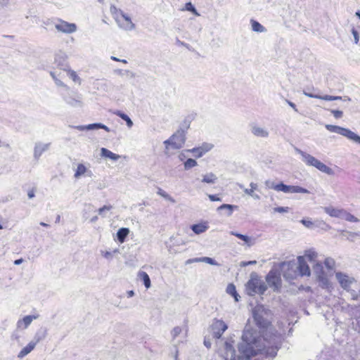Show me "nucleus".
<instances>
[{
	"label": "nucleus",
	"mask_w": 360,
	"mask_h": 360,
	"mask_svg": "<svg viewBox=\"0 0 360 360\" xmlns=\"http://www.w3.org/2000/svg\"><path fill=\"white\" fill-rule=\"evenodd\" d=\"M265 345L263 340L256 330L246 326L238 345L239 354L236 356L235 349L229 342H226L221 355L224 360H248L263 351Z\"/></svg>",
	"instance_id": "nucleus-1"
},
{
	"label": "nucleus",
	"mask_w": 360,
	"mask_h": 360,
	"mask_svg": "<svg viewBox=\"0 0 360 360\" xmlns=\"http://www.w3.org/2000/svg\"><path fill=\"white\" fill-rule=\"evenodd\" d=\"M280 271L283 276L288 281L294 280L298 276H309L311 274L309 266L304 265L302 257L281 263Z\"/></svg>",
	"instance_id": "nucleus-2"
},
{
	"label": "nucleus",
	"mask_w": 360,
	"mask_h": 360,
	"mask_svg": "<svg viewBox=\"0 0 360 360\" xmlns=\"http://www.w3.org/2000/svg\"><path fill=\"white\" fill-rule=\"evenodd\" d=\"M335 278L340 285L350 293L353 300L360 298V288L356 287V281L354 277L342 272H336Z\"/></svg>",
	"instance_id": "nucleus-3"
},
{
	"label": "nucleus",
	"mask_w": 360,
	"mask_h": 360,
	"mask_svg": "<svg viewBox=\"0 0 360 360\" xmlns=\"http://www.w3.org/2000/svg\"><path fill=\"white\" fill-rule=\"evenodd\" d=\"M266 289L267 286L264 281L256 273H252L245 285L247 294L250 296H254L256 294L263 295Z\"/></svg>",
	"instance_id": "nucleus-4"
},
{
	"label": "nucleus",
	"mask_w": 360,
	"mask_h": 360,
	"mask_svg": "<svg viewBox=\"0 0 360 360\" xmlns=\"http://www.w3.org/2000/svg\"><path fill=\"white\" fill-rule=\"evenodd\" d=\"M185 131L182 129L176 131L169 139L163 142L165 146V154L170 155L172 150L181 148L185 143Z\"/></svg>",
	"instance_id": "nucleus-5"
},
{
	"label": "nucleus",
	"mask_w": 360,
	"mask_h": 360,
	"mask_svg": "<svg viewBox=\"0 0 360 360\" xmlns=\"http://www.w3.org/2000/svg\"><path fill=\"white\" fill-rule=\"evenodd\" d=\"M295 150L301 156L302 160L307 166L314 167L319 171L329 175L333 174V170L331 168L326 165L324 163L321 162L320 160H319L314 156L298 148H296Z\"/></svg>",
	"instance_id": "nucleus-6"
},
{
	"label": "nucleus",
	"mask_w": 360,
	"mask_h": 360,
	"mask_svg": "<svg viewBox=\"0 0 360 360\" xmlns=\"http://www.w3.org/2000/svg\"><path fill=\"white\" fill-rule=\"evenodd\" d=\"M325 127L329 131L345 136L349 140L360 145V136L350 129L333 124H326Z\"/></svg>",
	"instance_id": "nucleus-7"
},
{
	"label": "nucleus",
	"mask_w": 360,
	"mask_h": 360,
	"mask_svg": "<svg viewBox=\"0 0 360 360\" xmlns=\"http://www.w3.org/2000/svg\"><path fill=\"white\" fill-rule=\"evenodd\" d=\"M269 310L262 305L256 306L252 310V315L257 325L261 328H266L269 325L267 317L269 316Z\"/></svg>",
	"instance_id": "nucleus-8"
},
{
	"label": "nucleus",
	"mask_w": 360,
	"mask_h": 360,
	"mask_svg": "<svg viewBox=\"0 0 360 360\" xmlns=\"http://www.w3.org/2000/svg\"><path fill=\"white\" fill-rule=\"evenodd\" d=\"M120 15H115V21L121 29L131 31L134 29L135 25L132 22L129 16L123 11H119Z\"/></svg>",
	"instance_id": "nucleus-9"
},
{
	"label": "nucleus",
	"mask_w": 360,
	"mask_h": 360,
	"mask_svg": "<svg viewBox=\"0 0 360 360\" xmlns=\"http://www.w3.org/2000/svg\"><path fill=\"white\" fill-rule=\"evenodd\" d=\"M211 333L214 338L219 339L223 333L227 330V324L221 319H214L210 326Z\"/></svg>",
	"instance_id": "nucleus-10"
},
{
	"label": "nucleus",
	"mask_w": 360,
	"mask_h": 360,
	"mask_svg": "<svg viewBox=\"0 0 360 360\" xmlns=\"http://www.w3.org/2000/svg\"><path fill=\"white\" fill-rule=\"evenodd\" d=\"M266 281L270 288L274 290H278L281 287L280 273L276 270H271L266 277Z\"/></svg>",
	"instance_id": "nucleus-11"
},
{
	"label": "nucleus",
	"mask_w": 360,
	"mask_h": 360,
	"mask_svg": "<svg viewBox=\"0 0 360 360\" xmlns=\"http://www.w3.org/2000/svg\"><path fill=\"white\" fill-rule=\"evenodd\" d=\"M55 28L58 32L65 34H71L77 30V26L75 23H70L61 20L55 24Z\"/></svg>",
	"instance_id": "nucleus-12"
},
{
	"label": "nucleus",
	"mask_w": 360,
	"mask_h": 360,
	"mask_svg": "<svg viewBox=\"0 0 360 360\" xmlns=\"http://www.w3.org/2000/svg\"><path fill=\"white\" fill-rule=\"evenodd\" d=\"M278 189V191H282L284 193H309V191L306 188L298 186H288L283 183L279 184Z\"/></svg>",
	"instance_id": "nucleus-13"
},
{
	"label": "nucleus",
	"mask_w": 360,
	"mask_h": 360,
	"mask_svg": "<svg viewBox=\"0 0 360 360\" xmlns=\"http://www.w3.org/2000/svg\"><path fill=\"white\" fill-rule=\"evenodd\" d=\"M65 103L72 107H81L82 105V96L80 94L72 92L63 98Z\"/></svg>",
	"instance_id": "nucleus-14"
},
{
	"label": "nucleus",
	"mask_w": 360,
	"mask_h": 360,
	"mask_svg": "<svg viewBox=\"0 0 360 360\" xmlns=\"http://www.w3.org/2000/svg\"><path fill=\"white\" fill-rule=\"evenodd\" d=\"M93 173L89 169V165H85L84 164H78L74 176L75 179H79L82 176H92Z\"/></svg>",
	"instance_id": "nucleus-15"
},
{
	"label": "nucleus",
	"mask_w": 360,
	"mask_h": 360,
	"mask_svg": "<svg viewBox=\"0 0 360 360\" xmlns=\"http://www.w3.org/2000/svg\"><path fill=\"white\" fill-rule=\"evenodd\" d=\"M303 94L309 98H315L325 100V101H335V100L350 101V98L349 97H346V96L344 97V98H342V97H341V96H329V95L319 96V95H316V94H313L311 93H309L306 90L303 91Z\"/></svg>",
	"instance_id": "nucleus-16"
},
{
	"label": "nucleus",
	"mask_w": 360,
	"mask_h": 360,
	"mask_svg": "<svg viewBox=\"0 0 360 360\" xmlns=\"http://www.w3.org/2000/svg\"><path fill=\"white\" fill-rule=\"evenodd\" d=\"M323 211L331 217L342 219L345 209L335 207L333 206H327L323 207Z\"/></svg>",
	"instance_id": "nucleus-17"
},
{
	"label": "nucleus",
	"mask_w": 360,
	"mask_h": 360,
	"mask_svg": "<svg viewBox=\"0 0 360 360\" xmlns=\"http://www.w3.org/2000/svg\"><path fill=\"white\" fill-rule=\"evenodd\" d=\"M39 318V315H27L24 316L22 319H19L17 322V328L20 330L26 329L32 322L37 319Z\"/></svg>",
	"instance_id": "nucleus-18"
},
{
	"label": "nucleus",
	"mask_w": 360,
	"mask_h": 360,
	"mask_svg": "<svg viewBox=\"0 0 360 360\" xmlns=\"http://www.w3.org/2000/svg\"><path fill=\"white\" fill-rule=\"evenodd\" d=\"M318 256L317 252L314 249H309L304 251V255L297 257H302L305 266H309L307 262H315Z\"/></svg>",
	"instance_id": "nucleus-19"
},
{
	"label": "nucleus",
	"mask_w": 360,
	"mask_h": 360,
	"mask_svg": "<svg viewBox=\"0 0 360 360\" xmlns=\"http://www.w3.org/2000/svg\"><path fill=\"white\" fill-rule=\"evenodd\" d=\"M251 133L259 138H267L269 135V131L263 127L254 124L251 127Z\"/></svg>",
	"instance_id": "nucleus-20"
},
{
	"label": "nucleus",
	"mask_w": 360,
	"mask_h": 360,
	"mask_svg": "<svg viewBox=\"0 0 360 360\" xmlns=\"http://www.w3.org/2000/svg\"><path fill=\"white\" fill-rule=\"evenodd\" d=\"M212 148V145L205 144L198 148H193L190 150H187L188 152L193 153L196 158H200L207 152L210 151Z\"/></svg>",
	"instance_id": "nucleus-21"
},
{
	"label": "nucleus",
	"mask_w": 360,
	"mask_h": 360,
	"mask_svg": "<svg viewBox=\"0 0 360 360\" xmlns=\"http://www.w3.org/2000/svg\"><path fill=\"white\" fill-rule=\"evenodd\" d=\"M37 342L31 341L25 347H23L18 354V358L22 359L30 354L36 347Z\"/></svg>",
	"instance_id": "nucleus-22"
},
{
	"label": "nucleus",
	"mask_w": 360,
	"mask_h": 360,
	"mask_svg": "<svg viewBox=\"0 0 360 360\" xmlns=\"http://www.w3.org/2000/svg\"><path fill=\"white\" fill-rule=\"evenodd\" d=\"M49 143H37L34 147V155L36 158H39L44 152L49 148Z\"/></svg>",
	"instance_id": "nucleus-23"
},
{
	"label": "nucleus",
	"mask_w": 360,
	"mask_h": 360,
	"mask_svg": "<svg viewBox=\"0 0 360 360\" xmlns=\"http://www.w3.org/2000/svg\"><path fill=\"white\" fill-rule=\"evenodd\" d=\"M191 262H205V263L209 264L210 265H214V266L219 265L214 259H213L211 257H208L195 258L193 259H189L186 262V263H191Z\"/></svg>",
	"instance_id": "nucleus-24"
},
{
	"label": "nucleus",
	"mask_w": 360,
	"mask_h": 360,
	"mask_svg": "<svg viewBox=\"0 0 360 360\" xmlns=\"http://www.w3.org/2000/svg\"><path fill=\"white\" fill-rule=\"evenodd\" d=\"M101 155L102 157L109 158L114 161H117L118 159L120 158V155L112 153V151L109 150L108 149H107L105 148H102L101 149Z\"/></svg>",
	"instance_id": "nucleus-25"
},
{
	"label": "nucleus",
	"mask_w": 360,
	"mask_h": 360,
	"mask_svg": "<svg viewBox=\"0 0 360 360\" xmlns=\"http://www.w3.org/2000/svg\"><path fill=\"white\" fill-rule=\"evenodd\" d=\"M191 229L195 233L200 234L205 232L208 229V226L206 223L193 224L191 226Z\"/></svg>",
	"instance_id": "nucleus-26"
},
{
	"label": "nucleus",
	"mask_w": 360,
	"mask_h": 360,
	"mask_svg": "<svg viewBox=\"0 0 360 360\" xmlns=\"http://www.w3.org/2000/svg\"><path fill=\"white\" fill-rule=\"evenodd\" d=\"M138 277L140 280L143 282L145 287L148 289L151 286L150 279L148 274L145 271H139L138 273Z\"/></svg>",
	"instance_id": "nucleus-27"
},
{
	"label": "nucleus",
	"mask_w": 360,
	"mask_h": 360,
	"mask_svg": "<svg viewBox=\"0 0 360 360\" xmlns=\"http://www.w3.org/2000/svg\"><path fill=\"white\" fill-rule=\"evenodd\" d=\"M129 233V229L128 228H121L117 232V238L119 242L121 243H124L126 237Z\"/></svg>",
	"instance_id": "nucleus-28"
},
{
	"label": "nucleus",
	"mask_w": 360,
	"mask_h": 360,
	"mask_svg": "<svg viewBox=\"0 0 360 360\" xmlns=\"http://www.w3.org/2000/svg\"><path fill=\"white\" fill-rule=\"evenodd\" d=\"M250 23L252 26V30L254 32L262 33L265 32L266 31V29L256 20H251Z\"/></svg>",
	"instance_id": "nucleus-29"
},
{
	"label": "nucleus",
	"mask_w": 360,
	"mask_h": 360,
	"mask_svg": "<svg viewBox=\"0 0 360 360\" xmlns=\"http://www.w3.org/2000/svg\"><path fill=\"white\" fill-rule=\"evenodd\" d=\"M114 114L119 116L123 120H124L129 128H131L133 126L132 120L130 119V117L127 114H125L120 110H117V111L114 112Z\"/></svg>",
	"instance_id": "nucleus-30"
},
{
	"label": "nucleus",
	"mask_w": 360,
	"mask_h": 360,
	"mask_svg": "<svg viewBox=\"0 0 360 360\" xmlns=\"http://www.w3.org/2000/svg\"><path fill=\"white\" fill-rule=\"evenodd\" d=\"M319 285L323 288H328L330 285V283L327 278V276L325 275H319V276L317 277Z\"/></svg>",
	"instance_id": "nucleus-31"
},
{
	"label": "nucleus",
	"mask_w": 360,
	"mask_h": 360,
	"mask_svg": "<svg viewBox=\"0 0 360 360\" xmlns=\"http://www.w3.org/2000/svg\"><path fill=\"white\" fill-rule=\"evenodd\" d=\"M217 179V177L214 174L208 173L202 176V181L207 184H214Z\"/></svg>",
	"instance_id": "nucleus-32"
},
{
	"label": "nucleus",
	"mask_w": 360,
	"mask_h": 360,
	"mask_svg": "<svg viewBox=\"0 0 360 360\" xmlns=\"http://www.w3.org/2000/svg\"><path fill=\"white\" fill-rule=\"evenodd\" d=\"M226 292L234 297L236 302H238L240 298V295L237 293L236 287L233 284L228 285L226 288Z\"/></svg>",
	"instance_id": "nucleus-33"
},
{
	"label": "nucleus",
	"mask_w": 360,
	"mask_h": 360,
	"mask_svg": "<svg viewBox=\"0 0 360 360\" xmlns=\"http://www.w3.org/2000/svg\"><path fill=\"white\" fill-rule=\"evenodd\" d=\"M238 208L236 205H229V204H223L218 207V210H226L227 211V216H231L233 211L234 209Z\"/></svg>",
	"instance_id": "nucleus-34"
},
{
	"label": "nucleus",
	"mask_w": 360,
	"mask_h": 360,
	"mask_svg": "<svg viewBox=\"0 0 360 360\" xmlns=\"http://www.w3.org/2000/svg\"><path fill=\"white\" fill-rule=\"evenodd\" d=\"M313 271L314 274L316 275V277L319 276V275H325L323 265L320 262H316L315 264H314Z\"/></svg>",
	"instance_id": "nucleus-35"
},
{
	"label": "nucleus",
	"mask_w": 360,
	"mask_h": 360,
	"mask_svg": "<svg viewBox=\"0 0 360 360\" xmlns=\"http://www.w3.org/2000/svg\"><path fill=\"white\" fill-rule=\"evenodd\" d=\"M342 219H344L349 222H358L359 221V219L357 217H356L351 213L348 212L346 210H345Z\"/></svg>",
	"instance_id": "nucleus-36"
},
{
	"label": "nucleus",
	"mask_w": 360,
	"mask_h": 360,
	"mask_svg": "<svg viewBox=\"0 0 360 360\" xmlns=\"http://www.w3.org/2000/svg\"><path fill=\"white\" fill-rule=\"evenodd\" d=\"M315 227L321 228L325 231L329 230L330 229V226L328 225L326 221L321 219H316L314 221Z\"/></svg>",
	"instance_id": "nucleus-37"
},
{
	"label": "nucleus",
	"mask_w": 360,
	"mask_h": 360,
	"mask_svg": "<svg viewBox=\"0 0 360 360\" xmlns=\"http://www.w3.org/2000/svg\"><path fill=\"white\" fill-rule=\"evenodd\" d=\"M183 329L179 326L174 327L171 331V335L172 338V341L174 342L176 339L179 337V335L182 333Z\"/></svg>",
	"instance_id": "nucleus-38"
},
{
	"label": "nucleus",
	"mask_w": 360,
	"mask_h": 360,
	"mask_svg": "<svg viewBox=\"0 0 360 360\" xmlns=\"http://www.w3.org/2000/svg\"><path fill=\"white\" fill-rule=\"evenodd\" d=\"M114 72L117 75H119L121 77L127 76V77H134V73L128 70H122L120 69H117V70H115Z\"/></svg>",
	"instance_id": "nucleus-39"
},
{
	"label": "nucleus",
	"mask_w": 360,
	"mask_h": 360,
	"mask_svg": "<svg viewBox=\"0 0 360 360\" xmlns=\"http://www.w3.org/2000/svg\"><path fill=\"white\" fill-rule=\"evenodd\" d=\"M239 187L242 189H243V191L245 194L251 196L255 200H259L260 198L259 195L255 193V191H252V189L250 188H245L242 184L239 185Z\"/></svg>",
	"instance_id": "nucleus-40"
},
{
	"label": "nucleus",
	"mask_w": 360,
	"mask_h": 360,
	"mask_svg": "<svg viewBox=\"0 0 360 360\" xmlns=\"http://www.w3.org/2000/svg\"><path fill=\"white\" fill-rule=\"evenodd\" d=\"M197 165V162L194 159L188 158L184 163V169L188 170L193 167H195Z\"/></svg>",
	"instance_id": "nucleus-41"
},
{
	"label": "nucleus",
	"mask_w": 360,
	"mask_h": 360,
	"mask_svg": "<svg viewBox=\"0 0 360 360\" xmlns=\"http://www.w3.org/2000/svg\"><path fill=\"white\" fill-rule=\"evenodd\" d=\"M50 75L58 86H62L69 89V88L56 76L55 72H51Z\"/></svg>",
	"instance_id": "nucleus-42"
},
{
	"label": "nucleus",
	"mask_w": 360,
	"mask_h": 360,
	"mask_svg": "<svg viewBox=\"0 0 360 360\" xmlns=\"http://www.w3.org/2000/svg\"><path fill=\"white\" fill-rule=\"evenodd\" d=\"M158 194L172 203L175 202V200L161 188L158 189Z\"/></svg>",
	"instance_id": "nucleus-43"
},
{
	"label": "nucleus",
	"mask_w": 360,
	"mask_h": 360,
	"mask_svg": "<svg viewBox=\"0 0 360 360\" xmlns=\"http://www.w3.org/2000/svg\"><path fill=\"white\" fill-rule=\"evenodd\" d=\"M300 222L306 227L310 229H312L314 228L315 223L314 221H312L309 219H303L300 221Z\"/></svg>",
	"instance_id": "nucleus-44"
},
{
	"label": "nucleus",
	"mask_w": 360,
	"mask_h": 360,
	"mask_svg": "<svg viewBox=\"0 0 360 360\" xmlns=\"http://www.w3.org/2000/svg\"><path fill=\"white\" fill-rule=\"evenodd\" d=\"M185 9L186 11H191V13H193L196 16H199L200 15V13L197 11L195 8L193 6V5L191 2H188V3L186 4Z\"/></svg>",
	"instance_id": "nucleus-45"
},
{
	"label": "nucleus",
	"mask_w": 360,
	"mask_h": 360,
	"mask_svg": "<svg viewBox=\"0 0 360 360\" xmlns=\"http://www.w3.org/2000/svg\"><path fill=\"white\" fill-rule=\"evenodd\" d=\"M264 184L267 188L274 189L276 191H278V188L279 187V184H276L274 181L271 180H266Z\"/></svg>",
	"instance_id": "nucleus-46"
},
{
	"label": "nucleus",
	"mask_w": 360,
	"mask_h": 360,
	"mask_svg": "<svg viewBox=\"0 0 360 360\" xmlns=\"http://www.w3.org/2000/svg\"><path fill=\"white\" fill-rule=\"evenodd\" d=\"M112 205H104L103 207L99 208L98 210V214L102 216L103 217H105V212L110 211L112 210Z\"/></svg>",
	"instance_id": "nucleus-47"
},
{
	"label": "nucleus",
	"mask_w": 360,
	"mask_h": 360,
	"mask_svg": "<svg viewBox=\"0 0 360 360\" xmlns=\"http://www.w3.org/2000/svg\"><path fill=\"white\" fill-rule=\"evenodd\" d=\"M230 233L231 235L235 236L237 238L241 239L242 240H243L246 243H248L250 242V238L248 236H245V235H243V234H240V233H236V232H234V231H231Z\"/></svg>",
	"instance_id": "nucleus-48"
},
{
	"label": "nucleus",
	"mask_w": 360,
	"mask_h": 360,
	"mask_svg": "<svg viewBox=\"0 0 360 360\" xmlns=\"http://www.w3.org/2000/svg\"><path fill=\"white\" fill-rule=\"evenodd\" d=\"M335 260L332 258H326L324 261V265L328 269H333L335 266Z\"/></svg>",
	"instance_id": "nucleus-49"
},
{
	"label": "nucleus",
	"mask_w": 360,
	"mask_h": 360,
	"mask_svg": "<svg viewBox=\"0 0 360 360\" xmlns=\"http://www.w3.org/2000/svg\"><path fill=\"white\" fill-rule=\"evenodd\" d=\"M68 75H69L70 78L73 80V82H75V83L80 84V78L77 75L76 72H75L73 70H70L68 72Z\"/></svg>",
	"instance_id": "nucleus-50"
},
{
	"label": "nucleus",
	"mask_w": 360,
	"mask_h": 360,
	"mask_svg": "<svg viewBox=\"0 0 360 360\" xmlns=\"http://www.w3.org/2000/svg\"><path fill=\"white\" fill-rule=\"evenodd\" d=\"M92 126L94 127V130L98 129H103L108 132H109L110 131L109 127H108L106 125L101 124V123H94Z\"/></svg>",
	"instance_id": "nucleus-51"
},
{
	"label": "nucleus",
	"mask_w": 360,
	"mask_h": 360,
	"mask_svg": "<svg viewBox=\"0 0 360 360\" xmlns=\"http://www.w3.org/2000/svg\"><path fill=\"white\" fill-rule=\"evenodd\" d=\"M93 124H87V125H78L75 127V129L79 131L84 130H94Z\"/></svg>",
	"instance_id": "nucleus-52"
},
{
	"label": "nucleus",
	"mask_w": 360,
	"mask_h": 360,
	"mask_svg": "<svg viewBox=\"0 0 360 360\" xmlns=\"http://www.w3.org/2000/svg\"><path fill=\"white\" fill-rule=\"evenodd\" d=\"M288 210H289L288 207H275L274 209V211L275 212H278V213H286L288 212Z\"/></svg>",
	"instance_id": "nucleus-53"
},
{
	"label": "nucleus",
	"mask_w": 360,
	"mask_h": 360,
	"mask_svg": "<svg viewBox=\"0 0 360 360\" xmlns=\"http://www.w3.org/2000/svg\"><path fill=\"white\" fill-rule=\"evenodd\" d=\"M352 34L354 37V41L356 44L359 43V34L358 32L355 29L352 30Z\"/></svg>",
	"instance_id": "nucleus-54"
},
{
	"label": "nucleus",
	"mask_w": 360,
	"mask_h": 360,
	"mask_svg": "<svg viewBox=\"0 0 360 360\" xmlns=\"http://www.w3.org/2000/svg\"><path fill=\"white\" fill-rule=\"evenodd\" d=\"M119 11H122L120 9L117 8L115 6H110V12L113 15L114 18L115 19L116 15H120Z\"/></svg>",
	"instance_id": "nucleus-55"
},
{
	"label": "nucleus",
	"mask_w": 360,
	"mask_h": 360,
	"mask_svg": "<svg viewBox=\"0 0 360 360\" xmlns=\"http://www.w3.org/2000/svg\"><path fill=\"white\" fill-rule=\"evenodd\" d=\"M332 114L335 118H340L342 116V112L338 110H331Z\"/></svg>",
	"instance_id": "nucleus-56"
},
{
	"label": "nucleus",
	"mask_w": 360,
	"mask_h": 360,
	"mask_svg": "<svg viewBox=\"0 0 360 360\" xmlns=\"http://www.w3.org/2000/svg\"><path fill=\"white\" fill-rule=\"evenodd\" d=\"M186 153H188L187 150L182 151L179 154L178 158L180 161H184L186 160V158H187V155L186 154Z\"/></svg>",
	"instance_id": "nucleus-57"
},
{
	"label": "nucleus",
	"mask_w": 360,
	"mask_h": 360,
	"mask_svg": "<svg viewBox=\"0 0 360 360\" xmlns=\"http://www.w3.org/2000/svg\"><path fill=\"white\" fill-rule=\"evenodd\" d=\"M208 198L211 201H221V198L216 195H209Z\"/></svg>",
	"instance_id": "nucleus-58"
},
{
	"label": "nucleus",
	"mask_w": 360,
	"mask_h": 360,
	"mask_svg": "<svg viewBox=\"0 0 360 360\" xmlns=\"http://www.w3.org/2000/svg\"><path fill=\"white\" fill-rule=\"evenodd\" d=\"M286 102L295 111H296V112L297 111L296 105H295V104L294 103H292V102H291V101H290L288 100H286Z\"/></svg>",
	"instance_id": "nucleus-59"
},
{
	"label": "nucleus",
	"mask_w": 360,
	"mask_h": 360,
	"mask_svg": "<svg viewBox=\"0 0 360 360\" xmlns=\"http://www.w3.org/2000/svg\"><path fill=\"white\" fill-rule=\"evenodd\" d=\"M256 264V261H249L248 262H242L241 266H246L248 265L255 264Z\"/></svg>",
	"instance_id": "nucleus-60"
},
{
	"label": "nucleus",
	"mask_w": 360,
	"mask_h": 360,
	"mask_svg": "<svg viewBox=\"0 0 360 360\" xmlns=\"http://www.w3.org/2000/svg\"><path fill=\"white\" fill-rule=\"evenodd\" d=\"M250 189H252L253 191H256L257 189V184L254 183V182H251L250 184Z\"/></svg>",
	"instance_id": "nucleus-61"
},
{
	"label": "nucleus",
	"mask_w": 360,
	"mask_h": 360,
	"mask_svg": "<svg viewBox=\"0 0 360 360\" xmlns=\"http://www.w3.org/2000/svg\"><path fill=\"white\" fill-rule=\"evenodd\" d=\"M103 257L107 258V259H110L112 258V253L110 252H108V251H106L105 252L103 253Z\"/></svg>",
	"instance_id": "nucleus-62"
},
{
	"label": "nucleus",
	"mask_w": 360,
	"mask_h": 360,
	"mask_svg": "<svg viewBox=\"0 0 360 360\" xmlns=\"http://www.w3.org/2000/svg\"><path fill=\"white\" fill-rule=\"evenodd\" d=\"M27 195L29 198H32L34 197V191L33 190L29 191Z\"/></svg>",
	"instance_id": "nucleus-63"
},
{
	"label": "nucleus",
	"mask_w": 360,
	"mask_h": 360,
	"mask_svg": "<svg viewBox=\"0 0 360 360\" xmlns=\"http://www.w3.org/2000/svg\"><path fill=\"white\" fill-rule=\"evenodd\" d=\"M127 295L128 297H131L134 295V290H129L127 292Z\"/></svg>",
	"instance_id": "nucleus-64"
}]
</instances>
